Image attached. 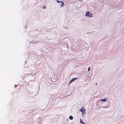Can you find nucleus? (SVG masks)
Masks as SVG:
<instances>
[{"label":"nucleus","mask_w":124,"mask_h":124,"mask_svg":"<svg viewBox=\"0 0 124 124\" xmlns=\"http://www.w3.org/2000/svg\"><path fill=\"white\" fill-rule=\"evenodd\" d=\"M93 15L91 13H90L89 12H87L85 14V16L86 17H92Z\"/></svg>","instance_id":"f257e3e1"},{"label":"nucleus","mask_w":124,"mask_h":124,"mask_svg":"<svg viewBox=\"0 0 124 124\" xmlns=\"http://www.w3.org/2000/svg\"><path fill=\"white\" fill-rule=\"evenodd\" d=\"M85 111L86 110L85 108L84 107H83L82 108H81V109L79 110L80 111L82 112H83V111Z\"/></svg>","instance_id":"f03ea898"},{"label":"nucleus","mask_w":124,"mask_h":124,"mask_svg":"<svg viewBox=\"0 0 124 124\" xmlns=\"http://www.w3.org/2000/svg\"><path fill=\"white\" fill-rule=\"evenodd\" d=\"M77 78H72L70 81L69 83V85L71 83H72V82H73V81H74Z\"/></svg>","instance_id":"7ed1b4c3"},{"label":"nucleus","mask_w":124,"mask_h":124,"mask_svg":"<svg viewBox=\"0 0 124 124\" xmlns=\"http://www.w3.org/2000/svg\"><path fill=\"white\" fill-rule=\"evenodd\" d=\"M61 4H60V7H62L63 6L64 3L62 1H61Z\"/></svg>","instance_id":"20e7f679"},{"label":"nucleus","mask_w":124,"mask_h":124,"mask_svg":"<svg viewBox=\"0 0 124 124\" xmlns=\"http://www.w3.org/2000/svg\"><path fill=\"white\" fill-rule=\"evenodd\" d=\"M107 100V99L106 98H104L103 99H101L100 100V101H106V100Z\"/></svg>","instance_id":"39448f33"},{"label":"nucleus","mask_w":124,"mask_h":124,"mask_svg":"<svg viewBox=\"0 0 124 124\" xmlns=\"http://www.w3.org/2000/svg\"><path fill=\"white\" fill-rule=\"evenodd\" d=\"M51 80L53 81H56V78H52L51 79Z\"/></svg>","instance_id":"423d86ee"},{"label":"nucleus","mask_w":124,"mask_h":124,"mask_svg":"<svg viewBox=\"0 0 124 124\" xmlns=\"http://www.w3.org/2000/svg\"><path fill=\"white\" fill-rule=\"evenodd\" d=\"M85 111H83L82 113V115L83 116H84V115L86 113Z\"/></svg>","instance_id":"0eeeda50"},{"label":"nucleus","mask_w":124,"mask_h":124,"mask_svg":"<svg viewBox=\"0 0 124 124\" xmlns=\"http://www.w3.org/2000/svg\"><path fill=\"white\" fill-rule=\"evenodd\" d=\"M73 117L71 116H70L69 117V118L70 120H72L73 119Z\"/></svg>","instance_id":"6e6552de"},{"label":"nucleus","mask_w":124,"mask_h":124,"mask_svg":"<svg viewBox=\"0 0 124 124\" xmlns=\"http://www.w3.org/2000/svg\"><path fill=\"white\" fill-rule=\"evenodd\" d=\"M80 123H81V124H83L84 123V122H83L82 120V119H80Z\"/></svg>","instance_id":"1a4fd4ad"},{"label":"nucleus","mask_w":124,"mask_h":124,"mask_svg":"<svg viewBox=\"0 0 124 124\" xmlns=\"http://www.w3.org/2000/svg\"><path fill=\"white\" fill-rule=\"evenodd\" d=\"M43 8L44 9L46 8V6H43Z\"/></svg>","instance_id":"9d476101"},{"label":"nucleus","mask_w":124,"mask_h":124,"mask_svg":"<svg viewBox=\"0 0 124 124\" xmlns=\"http://www.w3.org/2000/svg\"><path fill=\"white\" fill-rule=\"evenodd\" d=\"M57 2L58 3H61V1H59V0H57Z\"/></svg>","instance_id":"9b49d317"},{"label":"nucleus","mask_w":124,"mask_h":124,"mask_svg":"<svg viewBox=\"0 0 124 124\" xmlns=\"http://www.w3.org/2000/svg\"><path fill=\"white\" fill-rule=\"evenodd\" d=\"M90 70V67H89L88 68V71H89Z\"/></svg>","instance_id":"f8f14e48"},{"label":"nucleus","mask_w":124,"mask_h":124,"mask_svg":"<svg viewBox=\"0 0 124 124\" xmlns=\"http://www.w3.org/2000/svg\"><path fill=\"white\" fill-rule=\"evenodd\" d=\"M83 124H85V123H83Z\"/></svg>","instance_id":"ddd939ff"}]
</instances>
